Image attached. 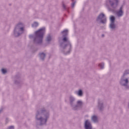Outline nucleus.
Here are the masks:
<instances>
[{"label":"nucleus","mask_w":129,"mask_h":129,"mask_svg":"<svg viewBox=\"0 0 129 129\" xmlns=\"http://www.w3.org/2000/svg\"><path fill=\"white\" fill-rule=\"evenodd\" d=\"M14 83L17 86H21L23 83L21 81V75L19 74L16 75L14 77Z\"/></svg>","instance_id":"6e6552de"},{"label":"nucleus","mask_w":129,"mask_h":129,"mask_svg":"<svg viewBox=\"0 0 129 129\" xmlns=\"http://www.w3.org/2000/svg\"><path fill=\"white\" fill-rule=\"evenodd\" d=\"M76 93L77 94L78 96H82L83 95V91L81 89L79 90L78 92L76 91Z\"/></svg>","instance_id":"dca6fc26"},{"label":"nucleus","mask_w":129,"mask_h":129,"mask_svg":"<svg viewBox=\"0 0 129 129\" xmlns=\"http://www.w3.org/2000/svg\"><path fill=\"white\" fill-rule=\"evenodd\" d=\"M124 5V4L122 5L119 9L118 10V11H117L116 12V15L117 16V17H118L119 18L120 17H122V16H123V10H122L123 9V6Z\"/></svg>","instance_id":"9b49d317"},{"label":"nucleus","mask_w":129,"mask_h":129,"mask_svg":"<svg viewBox=\"0 0 129 129\" xmlns=\"http://www.w3.org/2000/svg\"><path fill=\"white\" fill-rule=\"evenodd\" d=\"M50 117V113L45 107L40 108L36 111L35 119L39 121V125H46L48 119Z\"/></svg>","instance_id":"f03ea898"},{"label":"nucleus","mask_w":129,"mask_h":129,"mask_svg":"<svg viewBox=\"0 0 129 129\" xmlns=\"http://www.w3.org/2000/svg\"><path fill=\"white\" fill-rule=\"evenodd\" d=\"M127 74H129V70H126L124 71L122 77H124V76L127 75Z\"/></svg>","instance_id":"a211bd4d"},{"label":"nucleus","mask_w":129,"mask_h":129,"mask_svg":"<svg viewBox=\"0 0 129 129\" xmlns=\"http://www.w3.org/2000/svg\"><path fill=\"white\" fill-rule=\"evenodd\" d=\"M109 28L111 30H115L116 26L115 25V17L112 15L110 17Z\"/></svg>","instance_id":"0eeeda50"},{"label":"nucleus","mask_w":129,"mask_h":129,"mask_svg":"<svg viewBox=\"0 0 129 129\" xmlns=\"http://www.w3.org/2000/svg\"><path fill=\"white\" fill-rule=\"evenodd\" d=\"M68 29L63 30L60 33L62 35V39L61 37L58 38L61 52L64 55H68L72 50V44L68 38Z\"/></svg>","instance_id":"f257e3e1"},{"label":"nucleus","mask_w":129,"mask_h":129,"mask_svg":"<svg viewBox=\"0 0 129 129\" xmlns=\"http://www.w3.org/2000/svg\"><path fill=\"white\" fill-rule=\"evenodd\" d=\"M46 41V42H47V43H49V42H51V41H52V37L50 35H48L47 36Z\"/></svg>","instance_id":"f3484780"},{"label":"nucleus","mask_w":129,"mask_h":129,"mask_svg":"<svg viewBox=\"0 0 129 129\" xmlns=\"http://www.w3.org/2000/svg\"><path fill=\"white\" fill-rule=\"evenodd\" d=\"M98 109L100 111H103V110H104V105H103V102H102V101H98Z\"/></svg>","instance_id":"f8f14e48"},{"label":"nucleus","mask_w":129,"mask_h":129,"mask_svg":"<svg viewBox=\"0 0 129 129\" xmlns=\"http://www.w3.org/2000/svg\"><path fill=\"white\" fill-rule=\"evenodd\" d=\"M39 26V23L37 22H34L33 24H32V27H34L35 28H37Z\"/></svg>","instance_id":"aec40b11"},{"label":"nucleus","mask_w":129,"mask_h":129,"mask_svg":"<svg viewBox=\"0 0 129 129\" xmlns=\"http://www.w3.org/2000/svg\"><path fill=\"white\" fill-rule=\"evenodd\" d=\"M84 128L85 129H92V124L91 122L89 119H87L84 122Z\"/></svg>","instance_id":"9d476101"},{"label":"nucleus","mask_w":129,"mask_h":129,"mask_svg":"<svg viewBox=\"0 0 129 129\" xmlns=\"http://www.w3.org/2000/svg\"><path fill=\"white\" fill-rule=\"evenodd\" d=\"M1 72L3 73V74H6V73H7V72H8V71L6 69H2L1 70Z\"/></svg>","instance_id":"4be33fe9"},{"label":"nucleus","mask_w":129,"mask_h":129,"mask_svg":"<svg viewBox=\"0 0 129 129\" xmlns=\"http://www.w3.org/2000/svg\"><path fill=\"white\" fill-rule=\"evenodd\" d=\"M7 129H15V126L13 125L9 126Z\"/></svg>","instance_id":"b1692460"},{"label":"nucleus","mask_w":129,"mask_h":129,"mask_svg":"<svg viewBox=\"0 0 129 129\" xmlns=\"http://www.w3.org/2000/svg\"><path fill=\"white\" fill-rule=\"evenodd\" d=\"M22 23H19L15 27L14 30V35L15 37H19V36H21V35L23 34V32H24V27H22Z\"/></svg>","instance_id":"20e7f679"},{"label":"nucleus","mask_w":129,"mask_h":129,"mask_svg":"<svg viewBox=\"0 0 129 129\" xmlns=\"http://www.w3.org/2000/svg\"><path fill=\"white\" fill-rule=\"evenodd\" d=\"M75 101V98L74 97L71 96L70 97V102L71 106H73V102Z\"/></svg>","instance_id":"4468645a"},{"label":"nucleus","mask_w":129,"mask_h":129,"mask_svg":"<svg viewBox=\"0 0 129 129\" xmlns=\"http://www.w3.org/2000/svg\"><path fill=\"white\" fill-rule=\"evenodd\" d=\"M106 3H108L112 9H116L119 4V0H107Z\"/></svg>","instance_id":"423d86ee"},{"label":"nucleus","mask_w":129,"mask_h":129,"mask_svg":"<svg viewBox=\"0 0 129 129\" xmlns=\"http://www.w3.org/2000/svg\"><path fill=\"white\" fill-rule=\"evenodd\" d=\"M45 33H46V28L42 27L35 31L34 35H30L29 38L33 39V43L34 44H37L38 45L42 44Z\"/></svg>","instance_id":"7ed1b4c3"},{"label":"nucleus","mask_w":129,"mask_h":129,"mask_svg":"<svg viewBox=\"0 0 129 129\" xmlns=\"http://www.w3.org/2000/svg\"><path fill=\"white\" fill-rule=\"evenodd\" d=\"M38 56L40 60L44 61V60H45V58H46V53L44 52H40L38 54Z\"/></svg>","instance_id":"ddd939ff"},{"label":"nucleus","mask_w":129,"mask_h":129,"mask_svg":"<svg viewBox=\"0 0 129 129\" xmlns=\"http://www.w3.org/2000/svg\"><path fill=\"white\" fill-rule=\"evenodd\" d=\"M71 106L72 107V108L74 110H77L79 109V108H81L79 105H78L77 104V105L73 104V106Z\"/></svg>","instance_id":"2eb2a0df"},{"label":"nucleus","mask_w":129,"mask_h":129,"mask_svg":"<svg viewBox=\"0 0 129 129\" xmlns=\"http://www.w3.org/2000/svg\"><path fill=\"white\" fill-rule=\"evenodd\" d=\"M129 89V85H127L126 90Z\"/></svg>","instance_id":"c85d7f7f"},{"label":"nucleus","mask_w":129,"mask_h":129,"mask_svg":"<svg viewBox=\"0 0 129 129\" xmlns=\"http://www.w3.org/2000/svg\"><path fill=\"white\" fill-rule=\"evenodd\" d=\"M99 66L101 69H103V68H104V63H100L99 64Z\"/></svg>","instance_id":"5701e85b"},{"label":"nucleus","mask_w":129,"mask_h":129,"mask_svg":"<svg viewBox=\"0 0 129 129\" xmlns=\"http://www.w3.org/2000/svg\"><path fill=\"white\" fill-rule=\"evenodd\" d=\"M75 4H76V1H75L72 4V8H74L75 7Z\"/></svg>","instance_id":"393cba45"},{"label":"nucleus","mask_w":129,"mask_h":129,"mask_svg":"<svg viewBox=\"0 0 129 129\" xmlns=\"http://www.w3.org/2000/svg\"><path fill=\"white\" fill-rule=\"evenodd\" d=\"M100 21L101 24L105 25L106 24V18H105V15L103 13H100L96 19V21Z\"/></svg>","instance_id":"39448f33"},{"label":"nucleus","mask_w":129,"mask_h":129,"mask_svg":"<svg viewBox=\"0 0 129 129\" xmlns=\"http://www.w3.org/2000/svg\"><path fill=\"white\" fill-rule=\"evenodd\" d=\"M106 6L107 8H108L109 10H111L110 8H109V6H108V5L106 4Z\"/></svg>","instance_id":"cd10ccee"},{"label":"nucleus","mask_w":129,"mask_h":129,"mask_svg":"<svg viewBox=\"0 0 129 129\" xmlns=\"http://www.w3.org/2000/svg\"><path fill=\"white\" fill-rule=\"evenodd\" d=\"M72 2H73V3L74 2V0H72Z\"/></svg>","instance_id":"7c9ffc66"},{"label":"nucleus","mask_w":129,"mask_h":129,"mask_svg":"<svg viewBox=\"0 0 129 129\" xmlns=\"http://www.w3.org/2000/svg\"><path fill=\"white\" fill-rule=\"evenodd\" d=\"M92 120H93V121H94V122H96V121H97V116L95 115H93L92 117Z\"/></svg>","instance_id":"6ab92c4d"},{"label":"nucleus","mask_w":129,"mask_h":129,"mask_svg":"<svg viewBox=\"0 0 129 129\" xmlns=\"http://www.w3.org/2000/svg\"><path fill=\"white\" fill-rule=\"evenodd\" d=\"M62 8L64 9V10H67V8H66V6H65V4H62Z\"/></svg>","instance_id":"a878e982"},{"label":"nucleus","mask_w":129,"mask_h":129,"mask_svg":"<svg viewBox=\"0 0 129 129\" xmlns=\"http://www.w3.org/2000/svg\"><path fill=\"white\" fill-rule=\"evenodd\" d=\"M77 104L80 107H82V105L83 104V103H82V101L79 100L77 102Z\"/></svg>","instance_id":"412c9836"},{"label":"nucleus","mask_w":129,"mask_h":129,"mask_svg":"<svg viewBox=\"0 0 129 129\" xmlns=\"http://www.w3.org/2000/svg\"><path fill=\"white\" fill-rule=\"evenodd\" d=\"M2 111H3V109H0V113H2Z\"/></svg>","instance_id":"c756f323"},{"label":"nucleus","mask_w":129,"mask_h":129,"mask_svg":"<svg viewBox=\"0 0 129 129\" xmlns=\"http://www.w3.org/2000/svg\"><path fill=\"white\" fill-rule=\"evenodd\" d=\"M8 122H9V118H6V123H8Z\"/></svg>","instance_id":"bb28decb"},{"label":"nucleus","mask_w":129,"mask_h":129,"mask_svg":"<svg viewBox=\"0 0 129 129\" xmlns=\"http://www.w3.org/2000/svg\"><path fill=\"white\" fill-rule=\"evenodd\" d=\"M102 37H103L104 36V34H102Z\"/></svg>","instance_id":"2f4dec72"},{"label":"nucleus","mask_w":129,"mask_h":129,"mask_svg":"<svg viewBox=\"0 0 129 129\" xmlns=\"http://www.w3.org/2000/svg\"><path fill=\"white\" fill-rule=\"evenodd\" d=\"M68 12L69 13V11L68 10Z\"/></svg>","instance_id":"473e14b6"},{"label":"nucleus","mask_w":129,"mask_h":129,"mask_svg":"<svg viewBox=\"0 0 129 129\" xmlns=\"http://www.w3.org/2000/svg\"><path fill=\"white\" fill-rule=\"evenodd\" d=\"M124 77H121L119 83L121 86H124L125 89H126V87L128 84V79H123Z\"/></svg>","instance_id":"1a4fd4ad"}]
</instances>
